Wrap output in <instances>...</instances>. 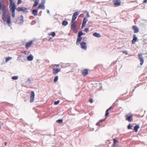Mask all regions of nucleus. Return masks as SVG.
<instances>
[{"label": "nucleus", "mask_w": 147, "mask_h": 147, "mask_svg": "<svg viewBox=\"0 0 147 147\" xmlns=\"http://www.w3.org/2000/svg\"><path fill=\"white\" fill-rule=\"evenodd\" d=\"M10 4L9 8L10 10L11 11V16L13 18L15 17V10L16 9V6L13 0H9Z\"/></svg>", "instance_id": "nucleus-1"}, {"label": "nucleus", "mask_w": 147, "mask_h": 147, "mask_svg": "<svg viewBox=\"0 0 147 147\" xmlns=\"http://www.w3.org/2000/svg\"><path fill=\"white\" fill-rule=\"evenodd\" d=\"M83 33L81 31H80L78 33V38H77V40L76 42V44L77 45H79L80 42H81V40L82 39V37H81V36L83 34Z\"/></svg>", "instance_id": "nucleus-2"}, {"label": "nucleus", "mask_w": 147, "mask_h": 147, "mask_svg": "<svg viewBox=\"0 0 147 147\" xmlns=\"http://www.w3.org/2000/svg\"><path fill=\"white\" fill-rule=\"evenodd\" d=\"M16 10L18 11H22L25 13H27L28 12L27 9L24 7H18L16 8Z\"/></svg>", "instance_id": "nucleus-3"}, {"label": "nucleus", "mask_w": 147, "mask_h": 147, "mask_svg": "<svg viewBox=\"0 0 147 147\" xmlns=\"http://www.w3.org/2000/svg\"><path fill=\"white\" fill-rule=\"evenodd\" d=\"M79 13L78 11H76L75 12L73 15L72 18L71 20V23L72 24L74 22L77 18V16L79 15Z\"/></svg>", "instance_id": "nucleus-4"}, {"label": "nucleus", "mask_w": 147, "mask_h": 147, "mask_svg": "<svg viewBox=\"0 0 147 147\" xmlns=\"http://www.w3.org/2000/svg\"><path fill=\"white\" fill-rule=\"evenodd\" d=\"M35 94L34 92L33 91H31L30 94V102H32L34 100Z\"/></svg>", "instance_id": "nucleus-5"}, {"label": "nucleus", "mask_w": 147, "mask_h": 147, "mask_svg": "<svg viewBox=\"0 0 147 147\" xmlns=\"http://www.w3.org/2000/svg\"><path fill=\"white\" fill-rule=\"evenodd\" d=\"M114 4L116 7L119 6L121 4L120 0H114L113 1Z\"/></svg>", "instance_id": "nucleus-6"}, {"label": "nucleus", "mask_w": 147, "mask_h": 147, "mask_svg": "<svg viewBox=\"0 0 147 147\" xmlns=\"http://www.w3.org/2000/svg\"><path fill=\"white\" fill-rule=\"evenodd\" d=\"M81 47L82 49L84 50H86L87 49V46H86V43L85 42H82L80 43Z\"/></svg>", "instance_id": "nucleus-7"}, {"label": "nucleus", "mask_w": 147, "mask_h": 147, "mask_svg": "<svg viewBox=\"0 0 147 147\" xmlns=\"http://www.w3.org/2000/svg\"><path fill=\"white\" fill-rule=\"evenodd\" d=\"M138 57L139 59L140 60V61L141 62L140 63V65H142L143 64L144 62V59L142 57V54H139L138 55Z\"/></svg>", "instance_id": "nucleus-8"}, {"label": "nucleus", "mask_w": 147, "mask_h": 147, "mask_svg": "<svg viewBox=\"0 0 147 147\" xmlns=\"http://www.w3.org/2000/svg\"><path fill=\"white\" fill-rule=\"evenodd\" d=\"M45 2L44 1H42L38 5V9H45V6L44 5Z\"/></svg>", "instance_id": "nucleus-9"}, {"label": "nucleus", "mask_w": 147, "mask_h": 147, "mask_svg": "<svg viewBox=\"0 0 147 147\" xmlns=\"http://www.w3.org/2000/svg\"><path fill=\"white\" fill-rule=\"evenodd\" d=\"M88 74V70L86 69L83 70L82 71V74L84 76H86Z\"/></svg>", "instance_id": "nucleus-10"}, {"label": "nucleus", "mask_w": 147, "mask_h": 147, "mask_svg": "<svg viewBox=\"0 0 147 147\" xmlns=\"http://www.w3.org/2000/svg\"><path fill=\"white\" fill-rule=\"evenodd\" d=\"M53 74H54L55 75L57 73L60 71H61V69L60 68H58L57 69H55L53 68Z\"/></svg>", "instance_id": "nucleus-11"}, {"label": "nucleus", "mask_w": 147, "mask_h": 147, "mask_svg": "<svg viewBox=\"0 0 147 147\" xmlns=\"http://www.w3.org/2000/svg\"><path fill=\"white\" fill-rule=\"evenodd\" d=\"M6 20L7 23L8 24V26H9V24L11 23V18L9 16V15L7 16Z\"/></svg>", "instance_id": "nucleus-12"}, {"label": "nucleus", "mask_w": 147, "mask_h": 147, "mask_svg": "<svg viewBox=\"0 0 147 147\" xmlns=\"http://www.w3.org/2000/svg\"><path fill=\"white\" fill-rule=\"evenodd\" d=\"M33 43V42L32 41H30V42H27L26 43V48H28L30 47L32 45Z\"/></svg>", "instance_id": "nucleus-13"}, {"label": "nucleus", "mask_w": 147, "mask_h": 147, "mask_svg": "<svg viewBox=\"0 0 147 147\" xmlns=\"http://www.w3.org/2000/svg\"><path fill=\"white\" fill-rule=\"evenodd\" d=\"M133 29L134 30V32L135 33H137L139 31L138 28L136 26H133Z\"/></svg>", "instance_id": "nucleus-14"}, {"label": "nucleus", "mask_w": 147, "mask_h": 147, "mask_svg": "<svg viewBox=\"0 0 147 147\" xmlns=\"http://www.w3.org/2000/svg\"><path fill=\"white\" fill-rule=\"evenodd\" d=\"M126 117V119L129 121H131V119L132 118V115L128 116V115H125Z\"/></svg>", "instance_id": "nucleus-15"}, {"label": "nucleus", "mask_w": 147, "mask_h": 147, "mask_svg": "<svg viewBox=\"0 0 147 147\" xmlns=\"http://www.w3.org/2000/svg\"><path fill=\"white\" fill-rule=\"evenodd\" d=\"M33 59V56L31 54L28 56L27 57V60L28 61H32Z\"/></svg>", "instance_id": "nucleus-16"}, {"label": "nucleus", "mask_w": 147, "mask_h": 147, "mask_svg": "<svg viewBox=\"0 0 147 147\" xmlns=\"http://www.w3.org/2000/svg\"><path fill=\"white\" fill-rule=\"evenodd\" d=\"M32 13L34 16H36L38 15V11L36 9H34L32 11Z\"/></svg>", "instance_id": "nucleus-17"}, {"label": "nucleus", "mask_w": 147, "mask_h": 147, "mask_svg": "<svg viewBox=\"0 0 147 147\" xmlns=\"http://www.w3.org/2000/svg\"><path fill=\"white\" fill-rule=\"evenodd\" d=\"M137 39V38L136 37L135 35H134L133 37V38L132 41V43L133 44H134L136 40Z\"/></svg>", "instance_id": "nucleus-18"}, {"label": "nucleus", "mask_w": 147, "mask_h": 147, "mask_svg": "<svg viewBox=\"0 0 147 147\" xmlns=\"http://www.w3.org/2000/svg\"><path fill=\"white\" fill-rule=\"evenodd\" d=\"M140 126L138 125H136L134 127V130L136 132L138 131V129L139 128Z\"/></svg>", "instance_id": "nucleus-19"}, {"label": "nucleus", "mask_w": 147, "mask_h": 147, "mask_svg": "<svg viewBox=\"0 0 147 147\" xmlns=\"http://www.w3.org/2000/svg\"><path fill=\"white\" fill-rule=\"evenodd\" d=\"M93 35V36H95L97 38H99L100 37L101 35L100 34L98 33H97V32H94V33Z\"/></svg>", "instance_id": "nucleus-20"}, {"label": "nucleus", "mask_w": 147, "mask_h": 147, "mask_svg": "<svg viewBox=\"0 0 147 147\" xmlns=\"http://www.w3.org/2000/svg\"><path fill=\"white\" fill-rule=\"evenodd\" d=\"M39 2V0H35L34 1V3L33 5V7L36 6L38 5Z\"/></svg>", "instance_id": "nucleus-21"}, {"label": "nucleus", "mask_w": 147, "mask_h": 147, "mask_svg": "<svg viewBox=\"0 0 147 147\" xmlns=\"http://www.w3.org/2000/svg\"><path fill=\"white\" fill-rule=\"evenodd\" d=\"M68 22L67 21L65 20L63 21L62 23V24L63 26H66L67 25Z\"/></svg>", "instance_id": "nucleus-22"}, {"label": "nucleus", "mask_w": 147, "mask_h": 147, "mask_svg": "<svg viewBox=\"0 0 147 147\" xmlns=\"http://www.w3.org/2000/svg\"><path fill=\"white\" fill-rule=\"evenodd\" d=\"M8 16H7L6 15H3L2 19L3 21L4 22H5L6 20L7 19V17Z\"/></svg>", "instance_id": "nucleus-23"}, {"label": "nucleus", "mask_w": 147, "mask_h": 147, "mask_svg": "<svg viewBox=\"0 0 147 147\" xmlns=\"http://www.w3.org/2000/svg\"><path fill=\"white\" fill-rule=\"evenodd\" d=\"M71 29L74 33H76L77 32L78 29L76 27L72 28Z\"/></svg>", "instance_id": "nucleus-24"}, {"label": "nucleus", "mask_w": 147, "mask_h": 147, "mask_svg": "<svg viewBox=\"0 0 147 147\" xmlns=\"http://www.w3.org/2000/svg\"><path fill=\"white\" fill-rule=\"evenodd\" d=\"M58 79V76H55V77L54 80V82H56L57 81Z\"/></svg>", "instance_id": "nucleus-25"}, {"label": "nucleus", "mask_w": 147, "mask_h": 147, "mask_svg": "<svg viewBox=\"0 0 147 147\" xmlns=\"http://www.w3.org/2000/svg\"><path fill=\"white\" fill-rule=\"evenodd\" d=\"M11 58L12 57H7L6 58V62H7L8 61H9Z\"/></svg>", "instance_id": "nucleus-26"}, {"label": "nucleus", "mask_w": 147, "mask_h": 147, "mask_svg": "<svg viewBox=\"0 0 147 147\" xmlns=\"http://www.w3.org/2000/svg\"><path fill=\"white\" fill-rule=\"evenodd\" d=\"M88 20L87 18H84L82 23H84V24H86V22H87Z\"/></svg>", "instance_id": "nucleus-27"}, {"label": "nucleus", "mask_w": 147, "mask_h": 147, "mask_svg": "<svg viewBox=\"0 0 147 147\" xmlns=\"http://www.w3.org/2000/svg\"><path fill=\"white\" fill-rule=\"evenodd\" d=\"M12 79L13 80H16L18 78V76H13L12 77Z\"/></svg>", "instance_id": "nucleus-28"}, {"label": "nucleus", "mask_w": 147, "mask_h": 147, "mask_svg": "<svg viewBox=\"0 0 147 147\" xmlns=\"http://www.w3.org/2000/svg\"><path fill=\"white\" fill-rule=\"evenodd\" d=\"M50 35L53 37H54L55 36V32H52L50 34Z\"/></svg>", "instance_id": "nucleus-29"}, {"label": "nucleus", "mask_w": 147, "mask_h": 147, "mask_svg": "<svg viewBox=\"0 0 147 147\" xmlns=\"http://www.w3.org/2000/svg\"><path fill=\"white\" fill-rule=\"evenodd\" d=\"M56 122L59 123H62L63 120L62 119L58 120L56 121Z\"/></svg>", "instance_id": "nucleus-30"}, {"label": "nucleus", "mask_w": 147, "mask_h": 147, "mask_svg": "<svg viewBox=\"0 0 147 147\" xmlns=\"http://www.w3.org/2000/svg\"><path fill=\"white\" fill-rule=\"evenodd\" d=\"M109 111L108 110V109H107L106 111V113H105V116H107L109 114Z\"/></svg>", "instance_id": "nucleus-31"}, {"label": "nucleus", "mask_w": 147, "mask_h": 147, "mask_svg": "<svg viewBox=\"0 0 147 147\" xmlns=\"http://www.w3.org/2000/svg\"><path fill=\"white\" fill-rule=\"evenodd\" d=\"M2 13H3V15H4V16L5 15V9H3V10H2Z\"/></svg>", "instance_id": "nucleus-32"}, {"label": "nucleus", "mask_w": 147, "mask_h": 147, "mask_svg": "<svg viewBox=\"0 0 147 147\" xmlns=\"http://www.w3.org/2000/svg\"><path fill=\"white\" fill-rule=\"evenodd\" d=\"M19 19H20V20L22 21H24V20H23L24 18H23V17L22 16V15L21 16H20V17Z\"/></svg>", "instance_id": "nucleus-33"}, {"label": "nucleus", "mask_w": 147, "mask_h": 147, "mask_svg": "<svg viewBox=\"0 0 147 147\" xmlns=\"http://www.w3.org/2000/svg\"><path fill=\"white\" fill-rule=\"evenodd\" d=\"M59 102H60L59 100H58L57 101H55L54 102V104L55 105H57L59 103Z\"/></svg>", "instance_id": "nucleus-34"}, {"label": "nucleus", "mask_w": 147, "mask_h": 147, "mask_svg": "<svg viewBox=\"0 0 147 147\" xmlns=\"http://www.w3.org/2000/svg\"><path fill=\"white\" fill-rule=\"evenodd\" d=\"M118 142V141L115 139H114L113 140V143H114V145L115 144H116V142Z\"/></svg>", "instance_id": "nucleus-35"}, {"label": "nucleus", "mask_w": 147, "mask_h": 147, "mask_svg": "<svg viewBox=\"0 0 147 147\" xmlns=\"http://www.w3.org/2000/svg\"><path fill=\"white\" fill-rule=\"evenodd\" d=\"M76 27V26L75 24H73L71 25V28Z\"/></svg>", "instance_id": "nucleus-36"}, {"label": "nucleus", "mask_w": 147, "mask_h": 147, "mask_svg": "<svg viewBox=\"0 0 147 147\" xmlns=\"http://www.w3.org/2000/svg\"><path fill=\"white\" fill-rule=\"evenodd\" d=\"M86 17L88 18H89L90 17V16L89 15V13L88 11H86Z\"/></svg>", "instance_id": "nucleus-37"}, {"label": "nucleus", "mask_w": 147, "mask_h": 147, "mask_svg": "<svg viewBox=\"0 0 147 147\" xmlns=\"http://www.w3.org/2000/svg\"><path fill=\"white\" fill-rule=\"evenodd\" d=\"M122 52L123 53H125L126 54H128V52L127 51H123Z\"/></svg>", "instance_id": "nucleus-38"}, {"label": "nucleus", "mask_w": 147, "mask_h": 147, "mask_svg": "<svg viewBox=\"0 0 147 147\" xmlns=\"http://www.w3.org/2000/svg\"><path fill=\"white\" fill-rule=\"evenodd\" d=\"M22 2V1L21 0H18V2L17 3V4L18 5H19V4H20Z\"/></svg>", "instance_id": "nucleus-39"}, {"label": "nucleus", "mask_w": 147, "mask_h": 147, "mask_svg": "<svg viewBox=\"0 0 147 147\" xmlns=\"http://www.w3.org/2000/svg\"><path fill=\"white\" fill-rule=\"evenodd\" d=\"M132 127V126H131V124H129V125H128V129H131V127Z\"/></svg>", "instance_id": "nucleus-40"}, {"label": "nucleus", "mask_w": 147, "mask_h": 147, "mask_svg": "<svg viewBox=\"0 0 147 147\" xmlns=\"http://www.w3.org/2000/svg\"><path fill=\"white\" fill-rule=\"evenodd\" d=\"M85 25H86L85 24L82 23V28L84 27L85 26Z\"/></svg>", "instance_id": "nucleus-41"}, {"label": "nucleus", "mask_w": 147, "mask_h": 147, "mask_svg": "<svg viewBox=\"0 0 147 147\" xmlns=\"http://www.w3.org/2000/svg\"><path fill=\"white\" fill-rule=\"evenodd\" d=\"M53 66L54 67H58L59 66V64H57V65L55 64L53 65Z\"/></svg>", "instance_id": "nucleus-42"}, {"label": "nucleus", "mask_w": 147, "mask_h": 147, "mask_svg": "<svg viewBox=\"0 0 147 147\" xmlns=\"http://www.w3.org/2000/svg\"><path fill=\"white\" fill-rule=\"evenodd\" d=\"M23 22H24V21H21L19 23H18V24L20 25H22L23 24Z\"/></svg>", "instance_id": "nucleus-43"}, {"label": "nucleus", "mask_w": 147, "mask_h": 147, "mask_svg": "<svg viewBox=\"0 0 147 147\" xmlns=\"http://www.w3.org/2000/svg\"><path fill=\"white\" fill-rule=\"evenodd\" d=\"M88 30L89 29L88 28H85L84 29V31L86 32H87Z\"/></svg>", "instance_id": "nucleus-44"}, {"label": "nucleus", "mask_w": 147, "mask_h": 147, "mask_svg": "<svg viewBox=\"0 0 147 147\" xmlns=\"http://www.w3.org/2000/svg\"><path fill=\"white\" fill-rule=\"evenodd\" d=\"M90 102L91 103H92L93 102V100L92 99V98L90 99Z\"/></svg>", "instance_id": "nucleus-45"}, {"label": "nucleus", "mask_w": 147, "mask_h": 147, "mask_svg": "<svg viewBox=\"0 0 147 147\" xmlns=\"http://www.w3.org/2000/svg\"><path fill=\"white\" fill-rule=\"evenodd\" d=\"M112 109V107H111L110 108H109L108 109H107L109 111V110H110L111 109Z\"/></svg>", "instance_id": "nucleus-46"}, {"label": "nucleus", "mask_w": 147, "mask_h": 147, "mask_svg": "<svg viewBox=\"0 0 147 147\" xmlns=\"http://www.w3.org/2000/svg\"><path fill=\"white\" fill-rule=\"evenodd\" d=\"M105 119H102V120H100L99 121V122H101L105 121Z\"/></svg>", "instance_id": "nucleus-47"}, {"label": "nucleus", "mask_w": 147, "mask_h": 147, "mask_svg": "<svg viewBox=\"0 0 147 147\" xmlns=\"http://www.w3.org/2000/svg\"><path fill=\"white\" fill-rule=\"evenodd\" d=\"M100 125V123H99V122H98L96 124V125Z\"/></svg>", "instance_id": "nucleus-48"}, {"label": "nucleus", "mask_w": 147, "mask_h": 147, "mask_svg": "<svg viewBox=\"0 0 147 147\" xmlns=\"http://www.w3.org/2000/svg\"><path fill=\"white\" fill-rule=\"evenodd\" d=\"M47 12L48 14L50 13V11L49 10H47Z\"/></svg>", "instance_id": "nucleus-49"}, {"label": "nucleus", "mask_w": 147, "mask_h": 147, "mask_svg": "<svg viewBox=\"0 0 147 147\" xmlns=\"http://www.w3.org/2000/svg\"><path fill=\"white\" fill-rule=\"evenodd\" d=\"M147 2V0H144L143 3H146Z\"/></svg>", "instance_id": "nucleus-50"}, {"label": "nucleus", "mask_w": 147, "mask_h": 147, "mask_svg": "<svg viewBox=\"0 0 147 147\" xmlns=\"http://www.w3.org/2000/svg\"><path fill=\"white\" fill-rule=\"evenodd\" d=\"M113 147H116V144H115L114 145V143L113 144Z\"/></svg>", "instance_id": "nucleus-51"}, {"label": "nucleus", "mask_w": 147, "mask_h": 147, "mask_svg": "<svg viewBox=\"0 0 147 147\" xmlns=\"http://www.w3.org/2000/svg\"><path fill=\"white\" fill-rule=\"evenodd\" d=\"M7 144V142H5V146H6Z\"/></svg>", "instance_id": "nucleus-52"}, {"label": "nucleus", "mask_w": 147, "mask_h": 147, "mask_svg": "<svg viewBox=\"0 0 147 147\" xmlns=\"http://www.w3.org/2000/svg\"><path fill=\"white\" fill-rule=\"evenodd\" d=\"M1 3H0V10L1 9Z\"/></svg>", "instance_id": "nucleus-53"}, {"label": "nucleus", "mask_w": 147, "mask_h": 147, "mask_svg": "<svg viewBox=\"0 0 147 147\" xmlns=\"http://www.w3.org/2000/svg\"><path fill=\"white\" fill-rule=\"evenodd\" d=\"M28 81H29L30 82V79H28Z\"/></svg>", "instance_id": "nucleus-54"}, {"label": "nucleus", "mask_w": 147, "mask_h": 147, "mask_svg": "<svg viewBox=\"0 0 147 147\" xmlns=\"http://www.w3.org/2000/svg\"><path fill=\"white\" fill-rule=\"evenodd\" d=\"M26 51H24V53H26Z\"/></svg>", "instance_id": "nucleus-55"}, {"label": "nucleus", "mask_w": 147, "mask_h": 147, "mask_svg": "<svg viewBox=\"0 0 147 147\" xmlns=\"http://www.w3.org/2000/svg\"><path fill=\"white\" fill-rule=\"evenodd\" d=\"M51 37L50 38H49V40H50V39H51Z\"/></svg>", "instance_id": "nucleus-56"}, {"label": "nucleus", "mask_w": 147, "mask_h": 147, "mask_svg": "<svg viewBox=\"0 0 147 147\" xmlns=\"http://www.w3.org/2000/svg\"><path fill=\"white\" fill-rule=\"evenodd\" d=\"M51 37L50 38H49V40H50V39H51Z\"/></svg>", "instance_id": "nucleus-57"}]
</instances>
